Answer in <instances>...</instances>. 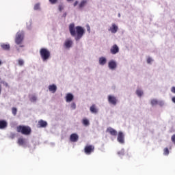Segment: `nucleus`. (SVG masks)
Segmentation results:
<instances>
[{
	"instance_id": "b1692460",
	"label": "nucleus",
	"mask_w": 175,
	"mask_h": 175,
	"mask_svg": "<svg viewBox=\"0 0 175 175\" xmlns=\"http://www.w3.org/2000/svg\"><path fill=\"white\" fill-rule=\"evenodd\" d=\"M136 94L138 96H143V92L140 89L137 90Z\"/></svg>"
},
{
	"instance_id": "ddd939ff",
	"label": "nucleus",
	"mask_w": 175,
	"mask_h": 175,
	"mask_svg": "<svg viewBox=\"0 0 175 175\" xmlns=\"http://www.w3.org/2000/svg\"><path fill=\"white\" fill-rule=\"evenodd\" d=\"M107 132H109L111 136H117V131L111 127L108 128L107 129Z\"/></svg>"
},
{
	"instance_id": "412c9836",
	"label": "nucleus",
	"mask_w": 175,
	"mask_h": 175,
	"mask_svg": "<svg viewBox=\"0 0 175 175\" xmlns=\"http://www.w3.org/2000/svg\"><path fill=\"white\" fill-rule=\"evenodd\" d=\"M106 62H107V60H106V59L104 57H101L99 58V64H100V65L103 66V65H105L106 64Z\"/></svg>"
},
{
	"instance_id": "a19ab883",
	"label": "nucleus",
	"mask_w": 175,
	"mask_h": 175,
	"mask_svg": "<svg viewBox=\"0 0 175 175\" xmlns=\"http://www.w3.org/2000/svg\"><path fill=\"white\" fill-rule=\"evenodd\" d=\"M1 91H2V90L1 89V85H0V94H1Z\"/></svg>"
},
{
	"instance_id": "4c0bfd02",
	"label": "nucleus",
	"mask_w": 175,
	"mask_h": 175,
	"mask_svg": "<svg viewBox=\"0 0 175 175\" xmlns=\"http://www.w3.org/2000/svg\"><path fill=\"white\" fill-rule=\"evenodd\" d=\"M172 100L174 103H175V96L172 97Z\"/></svg>"
},
{
	"instance_id": "6ab92c4d",
	"label": "nucleus",
	"mask_w": 175,
	"mask_h": 175,
	"mask_svg": "<svg viewBox=\"0 0 175 175\" xmlns=\"http://www.w3.org/2000/svg\"><path fill=\"white\" fill-rule=\"evenodd\" d=\"M1 47L3 50H10V44H2Z\"/></svg>"
},
{
	"instance_id": "f3484780",
	"label": "nucleus",
	"mask_w": 175,
	"mask_h": 175,
	"mask_svg": "<svg viewBox=\"0 0 175 175\" xmlns=\"http://www.w3.org/2000/svg\"><path fill=\"white\" fill-rule=\"evenodd\" d=\"M90 110L91 113H93L94 114H96V113H98V109L94 104L90 107Z\"/></svg>"
},
{
	"instance_id": "72a5a7b5",
	"label": "nucleus",
	"mask_w": 175,
	"mask_h": 175,
	"mask_svg": "<svg viewBox=\"0 0 175 175\" xmlns=\"http://www.w3.org/2000/svg\"><path fill=\"white\" fill-rule=\"evenodd\" d=\"M59 12H62V10H64V6H62V5H59Z\"/></svg>"
},
{
	"instance_id": "c756f323",
	"label": "nucleus",
	"mask_w": 175,
	"mask_h": 175,
	"mask_svg": "<svg viewBox=\"0 0 175 175\" xmlns=\"http://www.w3.org/2000/svg\"><path fill=\"white\" fill-rule=\"evenodd\" d=\"M40 8V5L39 3H37L34 5V10H39Z\"/></svg>"
},
{
	"instance_id": "2eb2a0df",
	"label": "nucleus",
	"mask_w": 175,
	"mask_h": 175,
	"mask_svg": "<svg viewBox=\"0 0 175 175\" xmlns=\"http://www.w3.org/2000/svg\"><path fill=\"white\" fill-rule=\"evenodd\" d=\"M49 90L52 94H55V92L57 91V85L54 84L50 85L49 86Z\"/></svg>"
},
{
	"instance_id": "c85d7f7f",
	"label": "nucleus",
	"mask_w": 175,
	"mask_h": 175,
	"mask_svg": "<svg viewBox=\"0 0 175 175\" xmlns=\"http://www.w3.org/2000/svg\"><path fill=\"white\" fill-rule=\"evenodd\" d=\"M164 155H167L169 154V149L167 148H165L163 150Z\"/></svg>"
},
{
	"instance_id": "58836bf2",
	"label": "nucleus",
	"mask_w": 175,
	"mask_h": 175,
	"mask_svg": "<svg viewBox=\"0 0 175 175\" xmlns=\"http://www.w3.org/2000/svg\"><path fill=\"white\" fill-rule=\"evenodd\" d=\"M63 16L66 17V12L63 14Z\"/></svg>"
},
{
	"instance_id": "4468645a",
	"label": "nucleus",
	"mask_w": 175,
	"mask_h": 175,
	"mask_svg": "<svg viewBox=\"0 0 175 175\" xmlns=\"http://www.w3.org/2000/svg\"><path fill=\"white\" fill-rule=\"evenodd\" d=\"M109 69H116L117 68V63L114 61H110L108 64Z\"/></svg>"
},
{
	"instance_id": "a211bd4d",
	"label": "nucleus",
	"mask_w": 175,
	"mask_h": 175,
	"mask_svg": "<svg viewBox=\"0 0 175 175\" xmlns=\"http://www.w3.org/2000/svg\"><path fill=\"white\" fill-rule=\"evenodd\" d=\"M8 126V122L5 120H0V129H5Z\"/></svg>"
},
{
	"instance_id": "f704fd0d",
	"label": "nucleus",
	"mask_w": 175,
	"mask_h": 175,
	"mask_svg": "<svg viewBox=\"0 0 175 175\" xmlns=\"http://www.w3.org/2000/svg\"><path fill=\"white\" fill-rule=\"evenodd\" d=\"M10 139H14V137H16V134L14 133H12L10 136Z\"/></svg>"
},
{
	"instance_id": "aec40b11",
	"label": "nucleus",
	"mask_w": 175,
	"mask_h": 175,
	"mask_svg": "<svg viewBox=\"0 0 175 175\" xmlns=\"http://www.w3.org/2000/svg\"><path fill=\"white\" fill-rule=\"evenodd\" d=\"M26 142H25V139L24 138H18V144L19 146H24V144H25Z\"/></svg>"
},
{
	"instance_id": "c9c22d12",
	"label": "nucleus",
	"mask_w": 175,
	"mask_h": 175,
	"mask_svg": "<svg viewBox=\"0 0 175 175\" xmlns=\"http://www.w3.org/2000/svg\"><path fill=\"white\" fill-rule=\"evenodd\" d=\"M171 92L173 93V94H175V87H172L171 88Z\"/></svg>"
},
{
	"instance_id": "7c9ffc66",
	"label": "nucleus",
	"mask_w": 175,
	"mask_h": 175,
	"mask_svg": "<svg viewBox=\"0 0 175 175\" xmlns=\"http://www.w3.org/2000/svg\"><path fill=\"white\" fill-rule=\"evenodd\" d=\"M49 2H50L52 5H55V3H57V2H58V0H49Z\"/></svg>"
},
{
	"instance_id": "f257e3e1",
	"label": "nucleus",
	"mask_w": 175,
	"mask_h": 175,
	"mask_svg": "<svg viewBox=\"0 0 175 175\" xmlns=\"http://www.w3.org/2000/svg\"><path fill=\"white\" fill-rule=\"evenodd\" d=\"M69 32L71 36L75 38V40L77 41L80 40L85 33L84 28L81 27V26L75 27V23H71L69 25Z\"/></svg>"
},
{
	"instance_id": "79ce46f5",
	"label": "nucleus",
	"mask_w": 175,
	"mask_h": 175,
	"mask_svg": "<svg viewBox=\"0 0 175 175\" xmlns=\"http://www.w3.org/2000/svg\"><path fill=\"white\" fill-rule=\"evenodd\" d=\"M1 64H2V62H1V60H0V65H1Z\"/></svg>"
},
{
	"instance_id": "9d476101",
	"label": "nucleus",
	"mask_w": 175,
	"mask_h": 175,
	"mask_svg": "<svg viewBox=\"0 0 175 175\" xmlns=\"http://www.w3.org/2000/svg\"><path fill=\"white\" fill-rule=\"evenodd\" d=\"M109 31H110L111 33H117V31H118V26H117L115 23H113L111 27L109 29Z\"/></svg>"
},
{
	"instance_id": "cd10ccee",
	"label": "nucleus",
	"mask_w": 175,
	"mask_h": 175,
	"mask_svg": "<svg viewBox=\"0 0 175 175\" xmlns=\"http://www.w3.org/2000/svg\"><path fill=\"white\" fill-rule=\"evenodd\" d=\"M12 111L13 116H16V114H17V108L12 107Z\"/></svg>"
},
{
	"instance_id": "f03ea898",
	"label": "nucleus",
	"mask_w": 175,
	"mask_h": 175,
	"mask_svg": "<svg viewBox=\"0 0 175 175\" xmlns=\"http://www.w3.org/2000/svg\"><path fill=\"white\" fill-rule=\"evenodd\" d=\"M16 132L22 133V135H31V127L29 126L20 125L16 127Z\"/></svg>"
},
{
	"instance_id": "4be33fe9",
	"label": "nucleus",
	"mask_w": 175,
	"mask_h": 175,
	"mask_svg": "<svg viewBox=\"0 0 175 175\" xmlns=\"http://www.w3.org/2000/svg\"><path fill=\"white\" fill-rule=\"evenodd\" d=\"M86 5H87V0H83L82 1H81L80 4L79 5V9L84 8Z\"/></svg>"
},
{
	"instance_id": "1a4fd4ad",
	"label": "nucleus",
	"mask_w": 175,
	"mask_h": 175,
	"mask_svg": "<svg viewBox=\"0 0 175 175\" xmlns=\"http://www.w3.org/2000/svg\"><path fill=\"white\" fill-rule=\"evenodd\" d=\"M110 51L113 55L117 54V53L120 51V48H118V46H117V44H113L111 48Z\"/></svg>"
},
{
	"instance_id": "dca6fc26",
	"label": "nucleus",
	"mask_w": 175,
	"mask_h": 175,
	"mask_svg": "<svg viewBox=\"0 0 175 175\" xmlns=\"http://www.w3.org/2000/svg\"><path fill=\"white\" fill-rule=\"evenodd\" d=\"M73 94L68 93L66 96V102H72L73 100Z\"/></svg>"
},
{
	"instance_id": "2f4dec72",
	"label": "nucleus",
	"mask_w": 175,
	"mask_h": 175,
	"mask_svg": "<svg viewBox=\"0 0 175 175\" xmlns=\"http://www.w3.org/2000/svg\"><path fill=\"white\" fill-rule=\"evenodd\" d=\"M71 109H72V110H75V109H76V103H72L71 104Z\"/></svg>"
},
{
	"instance_id": "6e6552de",
	"label": "nucleus",
	"mask_w": 175,
	"mask_h": 175,
	"mask_svg": "<svg viewBox=\"0 0 175 175\" xmlns=\"http://www.w3.org/2000/svg\"><path fill=\"white\" fill-rule=\"evenodd\" d=\"M37 126L38 128H46L47 126V122L40 120L38 121Z\"/></svg>"
},
{
	"instance_id": "393cba45",
	"label": "nucleus",
	"mask_w": 175,
	"mask_h": 175,
	"mask_svg": "<svg viewBox=\"0 0 175 175\" xmlns=\"http://www.w3.org/2000/svg\"><path fill=\"white\" fill-rule=\"evenodd\" d=\"M151 105H152V106H155V105H158V100L152 99L151 100Z\"/></svg>"
},
{
	"instance_id": "37998d69",
	"label": "nucleus",
	"mask_w": 175,
	"mask_h": 175,
	"mask_svg": "<svg viewBox=\"0 0 175 175\" xmlns=\"http://www.w3.org/2000/svg\"><path fill=\"white\" fill-rule=\"evenodd\" d=\"M68 2H70V1H72V0H67Z\"/></svg>"
},
{
	"instance_id": "f8f14e48",
	"label": "nucleus",
	"mask_w": 175,
	"mask_h": 175,
	"mask_svg": "<svg viewBox=\"0 0 175 175\" xmlns=\"http://www.w3.org/2000/svg\"><path fill=\"white\" fill-rule=\"evenodd\" d=\"M72 44H73V41H72L70 39L66 40L64 42V46L65 47H66V49H70Z\"/></svg>"
},
{
	"instance_id": "473e14b6",
	"label": "nucleus",
	"mask_w": 175,
	"mask_h": 175,
	"mask_svg": "<svg viewBox=\"0 0 175 175\" xmlns=\"http://www.w3.org/2000/svg\"><path fill=\"white\" fill-rule=\"evenodd\" d=\"M152 62V59H151V57H148L147 59V63L148 64H151Z\"/></svg>"
},
{
	"instance_id": "39448f33",
	"label": "nucleus",
	"mask_w": 175,
	"mask_h": 175,
	"mask_svg": "<svg viewBox=\"0 0 175 175\" xmlns=\"http://www.w3.org/2000/svg\"><path fill=\"white\" fill-rule=\"evenodd\" d=\"M95 151V146L93 145H87L84 148V152L86 155H91Z\"/></svg>"
},
{
	"instance_id": "e433bc0d",
	"label": "nucleus",
	"mask_w": 175,
	"mask_h": 175,
	"mask_svg": "<svg viewBox=\"0 0 175 175\" xmlns=\"http://www.w3.org/2000/svg\"><path fill=\"white\" fill-rule=\"evenodd\" d=\"M77 3H79V2L77 1L74 3V6H77Z\"/></svg>"
},
{
	"instance_id": "0eeeda50",
	"label": "nucleus",
	"mask_w": 175,
	"mask_h": 175,
	"mask_svg": "<svg viewBox=\"0 0 175 175\" xmlns=\"http://www.w3.org/2000/svg\"><path fill=\"white\" fill-rule=\"evenodd\" d=\"M108 102L111 105H113V106H116V105H117V98H116V96H114L109 95Z\"/></svg>"
},
{
	"instance_id": "7ed1b4c3",
	"label": "nucleus",
	"mask_w": 175,
	"mask_h": 175,
	"mask_svg": "<svg viewBox=\"0 0 175 175\" xmlns=\"http://www.w3.org/2000/svg\"><path fill=\"white\" fill-rule=\"evenodd\" d=\"M40 55L42 61L45 62V61H47L50 59V57H51V53L47 49L42 48L40 50Z\"/></svg>"
},
{
	"instance_id": "bb28decb",
	"label": "nucleus",
	"mask_w": 175,
	"mask_h": 175,
	"mask_svg": "<svg viewBox=\"0 0 175 175\" xmlns=\"http://www.w3.org/2000/svg\"><path fill=\"white\" fill-rule=\"evenodd\" d=\"M30 101H31V102H36V100H37V98L36 97V96H31V97H30Z\"/></svg>"
},
{
	"instance_id": "5701e85b",
	"label": "nucleus",
	"mask_w": 175,
	"mask_h": 175,
	"mask_svg": "<svg viewBox=\"0 0 175 175\" xmlns=\"http://www.w3.org/2000/svg\"><path fill=\"white\" fill-rule=\"evenodd\" d=\"M82 124L85 126H88V125H90V121L87 118H83V120H82Z\"/></svg>"
},
{
	"instance_id": "20e7f679",
	"label": "nucleus",
	"mask_w": 175,
	"mask_h": 175,
	"mask_svg": "<svg viewBox=\"0 0 175 175\" xmlns=\"http://www.w3.org/2000/svg\"><path fill=\"white\" fill-rule=\"evenodd\" d=\"M24 40V33L21 32H18L15 37V43L16 44H21Z\"/></svg>"
},
{
	"instance_id": "a878e982",
	"label": "nucleus",
	"mask_w": 175,
	"mask_h": 175,
	"mask_svg": "<svg viewBox=\"0 0 175 175\" xmlns=\"http://www.w3.org/2000/svg\"><path fill=\"white\" fill-rule=\"evenodd\" d=\"M18 64L20 66H23V65H24V60H23V59H19L18 60Z\"/></svg>"
},
{
	"instance_id": "423d86ee",
	"label": "nucleus",
	"mask_w": 175,
	"mask_h": 175,
	"mask_svg": "<svg viewBox=\"0 0 175 175\" xmlns=\"http://www.w3.org/2000/svg\"><path fill=\"white\" fill-rule=\"evenodd\" d=\"M117 140L120 144H124L125 143V135H124V133L122 131L118 133Z\"/></svg>"
},
{
	"instance_id": "9b49d317",
	"label": "nucleus",
	"mask_w": 175,
	"mask_h": 175,
	"mask_svg": "<svg viewBox=\"0 0 175 175\" xmlns=\"http://www.w3.org/2000/svg\"><path fill=\"white\" fill-rule=\"evenodd\" d=\"M70 140L72 143H76V142L79 140V135H77V134L76 133L71 134V135L70 136Z\"/></svg>"
},
{
	"instance_id": "ea45409f",
	"label": "nucleus",
	"mask_w": 175,
	"mask_h": 175,
	"mask_svg": "<svg viewBox=\"0 0 175 175\" xmlns=\"http://www.w3.org/2000/svg\"><path fill=\"white\" fill-rule=\"evenodd\" d=\"M19 47H24V45H20Z\"/></svg>"
}]
</instances>
